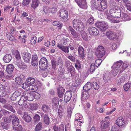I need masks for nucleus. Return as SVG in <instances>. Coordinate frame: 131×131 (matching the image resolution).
<instances>
[{
	"mask_svg": "<svg viewBox=\"0 0 131 131\" xmlns=\"http://www.w3.org/2000/svg\"><path fill=\"white\" fill-rule=\"evenodd\" d=\"M42 126V123L40 122L39 123L37 124L35 128V130L36 131H40L41 129Z\"/></svg>",
	"mask_w": 131,
	"mask_h": 131,
	"instance_id": "45",
	"label": "nucleus"
},
{
	"mask_svg": "<svg viewBox=\"0 0 131 131\" xmlns=\"http://www.w3.org/2000/svg\"><path fill=\"white\" fill-rule=\"evenodd\" d=\"M64 114V110L63 109L61 105H60L58 112L57 116L58 118L60 119H62Z\"/></svg>",
	"mask_w": 131,
	"mask_h": 131,
	"instance_id": "14",
	"label": "nucleus"
},
{
	"mask_svg": "<svg viewBox=\"0 0 131 131\" xmlns=\"http://www.w3.org/2000/svg\"><path fill=\"white\" fill-rule=\"evenodd\" d=\"M58 94L60 97H63V94L65 91V90L61 86H59L57 90Z\"/></svg>",
	"mask_w": 131,
	"mask_h": 131,
	"instance_id": "18",
	"label": "nucleus"
},
{
	"mask_svg": "<svg viewBox=\"0 0 131 131\" xmlns=\"http://www.w3.org/2000/svg\"><path fill=\"white\" fill-rule=\"evenodd\" d=\"M92 86L94 89L95 90H97L99 88V85L97 84L96 82H93Z\"/></svg>",
	"mask_w": 131,
	"mask_h": 131,
	"instance_id": "52",
	"label": "nucleus"
},
{
	"mask_svg": "<svg viewBox=\"0 0 131 131\" xmlns=\"http://www.w3.org/2000/svg\"><path fill=\"white\" fill-rule=\"evenodd\" d=\"M50 8L48 7H43V10L44 12L46 13H50Z\"/></svg>",
	"mask_w": 131,
	"mask_h": 131,
	"instance_id": "53",
	"label": "nucleus"
},
{
	"mask_svg": "<svg viewBox=\"0 0 131 131\" xmlns=\"http://www.w3.org/2000/svg\"><path fill=\"white\" fill-rule=\"evenodd\" d=\"M106 35L107 37L109 38L112 39L114 37V35L112 31H108L106 32Z\"/></svg>",
	"mask_w": 131,
	"mask_h": 131,
	"instance_id": "40",
	"label": "nucleus"
},
{
	"mask_svg": "<svg viewBox=\"0 0 131 131\" xmlns=\"http://www.w3.org/2000/svg\"><path fill=\"white\" fill-rule=\"evenodd\" d=\"M72 62H74L75 59V57L72 55H69L67 57Z\"/></svg>",
	"mask_w": 131,
	"mask_h": 131,
	"instance_id": "62",
	"label": "nucleus"
},
{
	"mask_svg": "<svg viewBox=\"0 0 131 131\" xmlns=\"http://www.w3.org/2000/svg\"><path fill=\"white\" fill-rule=\"evenodd\" d=\"M36 39L37 38L36 37H32L30 41V43L31 44L33 45H35L36 43Z\"/></svg>",
	"mask_w": 131,
	"mask_h": 131,
	"instance_id": "59",
	"label": "nucleus"
},
{
	"mask_svg": "<svg viewBox=\"0 0 131 131\" xmlns=\"http://www.w3.org/2000/svg\"><path fill=\"white\" fill-rule=\"evenodd\" d=\"M59 100L57 97H54L52 101V106H58L59 103Z\"/></svg>",
	"mask_w": 131,
	"mask_h": 131,
	"instance_id": "33",
	"label": "nucleus"
},
{
	"mask_svg": "<svg viewBox=\"0 0 131 131\" xmlns=\"http://www.w3.org/2000/svg\"><path fill=\"white\" fill-rule=\"evenodd\" d=\"M102 62L101 59H98L96 60L95 63H94L96 67H98L100 65Z\"/></svg>",
	"mask_w": 131,
	"mask_h": 131,
	"instance_id": "50",
	"label": "nucleus"
},
{
	"mask_svg": "<svg viewBox=\"0 0 131 131\" xmlns=\"http://www.w3.org/2000/svg\"><path fill=\"white\" fill-rule=\"evenodd\" d=\"M99 4L97 2L95 1H93L91 3V7L92 9H99Z\"/></svg>",
	"mask_w": 131,
	"mask_h": 131,
	"instance_id": "26",
	"label": "nucleus"
},
{
	"mask_svg": "<svg viewBox=\"0 0 131 131\" xmlns=\"http://www.w3.org/2000/svg\"><path fill=\"white\" fill-rule=\"evenodd\" d=\"M95 25L102 32L105 31L108 27L107 23L105 21L97 22L96 23Z\"/></svg>",
	"mask_w": 131,
	"mask_h": 131,
	"instance_id": "4",
	"label": "nucleus"
},
{
	"mask_svg": "<svg viewBox=\"0 0 131 131\" xmlns=\"http://www.w3.org/2000/svg\"><path fill=\"white\" fill-rule=\"evenodd\" d=\"M95 65L94 64V63H93L91 64L90 68V72H92L94 71L95 69Z\"/></svg>",
	"mask_w": 131,
	"mask_h": 131,
	"instance_id": "55",
	"label": "nucleus"
},
{
	"mask_svg": "<svg viewBox=\"0 0 131 131\" xmlns=\"http://www.w3.org/2000/svg\"><path fill=\"white\" fill-rule=\"evenodd\" d=\"M130 83H128L125 84L123 86V88L124 90L125 91H128L129 89L130 88Z\"/></svg>",
	"mask_w": 131,
	"mask_h": 131,
	"instance_id": "49",
	"label": "nucleus"
},
{
	"mask_svg": "<svg viewBox=\"0 0 131 131\" xmlns=\"http://www.w3.org/2000/svg\"><path fill=\"white\" fill-rule=\"evenodd\" d=\"M42 84L40 82H38L36 85H30L29 91H32L35 92L38 89V87H40L42 86Z\"/></svg>",
	"mask_w": 131,
	"mask_h": 131,
	"instance_id": "15",
	"label": "nucleus"
},
{
	"mask_svg": "<svg viewBox=\"0 0 131 131\" xmlns=\"http://www.w3.org/2000/svg\"><path fill=\"white\" fill-rule=\"evenodd\" d=\"M15 57L16 58V59L15 60H21V57L18 51L17 50H16L15 51Z\"/></svg>",
	"mask_w": 131,
	"mask_h": 131,
	"instance_id": "48",
	"label": "nucleus"
},
{
	"mask_svg": "<svg viewBox=\"0 0 131 131\" xmlns=\"http://www.w3.org/2000/svg\"><path fill=\"white\" fill-rule=\"evenodd\" d=\"M37 108V105L36 104H31L30 105V109L32 110H36Z\"/></svg>",
	"mask_w": 131,
	"mask_h": 131,
	"instance_id": "51",
	"label": "nucleus"
},
{
	"mask_svg": "<svg viewBox=\"0 0 131 131\" xmlns=\"http://www.w3.org/2000/svg\"><path fill=\"white\" fill-rule=\"evenodd\" d=\"M12 59V56L9 54H7L3 58V60L6 63H8Z\"/></svg>",
	"mask_w": 131,
	"mask_h": 131,
	"instance_id": "23",
	"label": "nucleus"
},
{
	"mask_svg": "<svg viewBox=\"0 0 131 131\" xmlns=\"http://www.w3.org/2000/svg\"><path fill=\"white\" fill-rule=\"evenodd\" d=\"M24 98L26 100L29 101H31L33 100L34 99V95L33 93H26L25 95H23Z\"/></svg>",
	"mask_w": 131,
	"mask_h": 131,
	"instance_id": "16",
	"label": "nucleus"
},
{
	"mask_svg": "<svg viewBox=\"0 0 131 131\" xmlns=\"http://www.w3.org/2000/svg\"><path fill=\"white\" fill-rule=\"evenodd\" d=\"M82 116L80 113H78L75 115V118L74 124L76 127L80 128L84 123Z\"/></svg>",
	"mask_w": 131,
	"mask_h": 131,
	"instance_id": "3",
	"label": "nucleus"
},
{
	"mask_svg": "<svg viewBox=\"0 0 131 131\" xmlns=\"http://www.w3.org/2000/svg\"><path fill=\"white\" fill-rule=\"evenodd\" d=\"M122 63V61L120 60L116 62L113 64L112 67L113 69L112 71V73L113 75H116L119 72L121 73L125 69L128 67L129 64L127 61H124L123 65L121 66Z\"/></svg>",
	"mask_w": 131,
	"mask_h": 131,
	"instance_id": "2",
	"label": "nucleus"
},
{
	"mask_svg": "<svg viewBox=\"0 0 131 131\" xmlns=\"http://www.w3.org/2000/svg\"><path fill=\"white\" fill-rule=\"evenodd\" d=\"M59 15L61 17L64 21H66L68 17V13L67 11L64 9H61L59 12Z\"/></svg>",
	"mask_w": 131,
	"mask_h": 131,
	"instance_id": "11",
	"label": "nucleus"
},
{
	"mask_svg": "<svg viewBox=\"0 0 131 131\" xmlns=\"http://www.w3.org/2000/svg\"><path fill=\"white\" fill-rule=\"evenodd\" d=\"M90 95L88 91L83 90L81 95L82 100L84 101L87 99L89 97Z\"/></svg>",
	"mask_w": 131,
	"mask_h": 131,
	"instance_id": "20",
	"label": "nucleus"
},
{
	"mask_svg": "<svg viewBox=\"0 0 131 131\" xmlns=\"http://www.w3.org/2000/svg\"><path fill=\"white\" fill-rule=\"evenodd\" d=\"M67 42V40L65 39H63L60 41V43L58 44L61 45H66Z\"/></svg>",
	"mask_w": 131,
	"mask_h": 131,
	"instance_id": "56",
	"label": "nucleus"
},
{
	"mask_svg": "<svg viewBox=\"0 0 131 131\" xmlns=\"http://www.w3.org/2000/svg\"><path fill=\"white\" fill-rule=\"evenodd\" d=\"M75 67L77 69H79L81 68V65L79 61H77L75 64Z\"/></svg>",
	"mask_w": 131,
	"mask_h": 131,
	"instance_id": "60",
	"label": "nucleus"
},
{
	"mask_svg": "<svg viewBox=\"0 0 131 131\" xmlns=\"http://www.w3.org/2000/svg\"><path fill=\"white\" fill-rule=\"evenodd\" d=\"M96 53V56L98 58H101L103 57L105 53V51L103 47L102 46H99Z\"/></svg>",
	"mask_w": 131,
	"mask_h": 131,
	"instance_id": "7",
	"label": "nucleus"
},
{
	"mask_svg": "<svg viewBox=\"0 0 131 131\" xmlns=\"http://www.w3.org/2000/svg\"><path fill=\"white\" fill-rule=\"evenodd\" d=\"M68 71L70 73L71 75H73L75 73V70L74 68L72 66H70L68 69Z\"/></svg>",
	"mask_w": 131,
	"mask_h": 131,
	"instance_id": "43",
	"label": "nucleus"
},
{
	"mask_svg": "<svg viewBox=\"0 0 131 131\" xmlns=\"http://www.w3.org/2000/svg\"><path fill=\"white\" fill-rule=\"evenodd\" d=\"M103 79L105 83L109 82L110 80V78L106 75L104 76Z\"/></svg>",
	"mask_w": 131,
	"mask_h": 131,
	"instance_id": "63",
	"label": "nucleus"
},
{
	"mask_svg": "<svg viewBox=\"0 0 131 131\" xmlns=\"http://www.w3.org/2000/svg\"><path fill=\"white\" fill-rule=\"evenodd\" d=\"M16 83L19 85L21 84L23 81L22 79L20 77H17L15 79Z\"/></svg>",
	"mask_w": 131,
	"mask_h": 131,
	"instance_id": "42",
	"label": "nucleus"
},
{
	"mask_svg": "<svg viewBox=\"0 0 131 131\" xmlns=\"http://www.w3.org/2000/svg\"><path fill=\"white\" fill-rule=\"evenodd\" d=\"M72 96V92L71 91H67L65 93L64 95V101L67 103L70 100Z\"/></svg>",
	"mask_w": 131,
	"mask_h": 131,
	"instance_id": "12",
	"label": "nucleus"
},
{
	"mask_svg": "<svg viewBox=\"0 0 131 131\" xmlns=\"http://www.w3.org/2000/svg\"><path fill=\"white\" fill-rule=\"evenodd\" d=\"M29 84H28L27 82L24 83L22 85V88L24 89L27 91L29 90L30 85Z\"/></svg>",
	"mask_w": 131,
	"mask_h": 131,
	"instance_id": "44",
	"label": "nucleus"
},
{
	"mask_svg": "<svg viewBox=\"0 0 131 131\" xmlns=\"http://www.w3.org/2000/svg\"><path fill=\"white\" fill-rule=\"evenodd\" d=\"M119 19L118 20L119 21V22L129 20L128 15L126 14L123 13V11L121 13V15H120V17H119Z\"/></svg>",
	"mask_w": 131,
	"mask_h": 131,
	"instance_id": "17",
	"label": "nucleus"
},
{
	"mask_svg": "<svg viewBox=\"0 0 131 131\" xmlns=\"http://www.w3.org/2000/svg\"><path fill=\"white\" fill-rule=\"evenodd\" d=\"M68 29L69 31H70L71 34L74 38H77L78 37V36L77 34L71 27L69 26Z\"/></svg>",
	"mask_w": 131,
	"mask_h": 131,
	"instance_id": "28",
	"label": "nucleus"
},
{
	"mask_svg": "<svg viewBox=\"0 0 131 131\" xmlns=\"http://www.w3.org/2000/svg\"><path fill=\"white\" fill-rule=\"evenodd\" d=\"M92 87V85L90 82H88L83 86V90L88 91Z\"/></svg>",
	"mask_w": 131,
	"mask_h": 131,
	"instance_id": "30",
	"label": "nucleus"
},
{
	"mask_svg": "<svg viewBox=\"0 0 131 131\" xmlns=\"http://www.w3.org/2000/svg\"><path fill=\"white\" fill-rule=\"evenodd\" d=\"M0 113L2 114L3 113L5 115H7L9 114L10 112L7 111L6 110H5L4 109H1L0 111Z\"/></svg>",
	"mask_w": 131,
	"mask_h": 131,
	"instance_id": "57",
	"label": "nucleus"
},
{
	"mask_svg": "<svg viewBox=\"0 0 131 131\" xmlns=\"http://www.w3.org/2000/svg\"><path fill=\"white\" fill-rule=\"evenodd\" d=\"M14 68L13 64H10L8 65L6 67V71L7 72L9 73L12 72Z\"/></svg>",
	"mask_w": 131,
	"mask_h": 131,
	"instance_id": "32",
	"label": "nucleus"
},
{
	"mask_svg": "<svg viewBox=\"0 0 131 131\" xmlns=\"http://www.w3.org/2000/svg\"><path fill=\"white\" fill-rule=\"evenodd\" d=\"M6 35L7 38L10 40L12 41L16 40V38L12 35L9 32H6Z\"/></svg>",
	"mask_w": 131,
	"mask_h": 131,
	"instance_id": "31",
	"label": "nucleus"
},
{
	"mask_svg": "<svg viewBox=\"0 0 131 131\" xmlns=\"http://www.w3.org/2000/svg\"><path fill=\"white\" fill-rule=\"evenodd\" d=\"M81 35L82 38L85 40H88V36L87 34L84 31H82L81 32Z\"/></svg>",
	"mask_w": 131,
	"mask_h": 131,
	"instance_id": "47",
	"label": "nucleus"
},
{
	"mask_svg": "<svg viewBox=\"0 0 131 131\" xmlns=\"http://www.w3.org/2000/svg\"><path fill=\"white\" fill-rule=\"evenodd\" d=\"M21 94L18 91H15L11 97V100L14 101L16 100L17 98Z\"/></svg>",
	"mask_w": 131,
	"mask_h": 131,
	"instance_id": "25",
	"label": "nucleus"
},
{
	"mask_svg": "<svg viewBox=\"0 0 131 131\" xmlns=\"http://www.w3.org/2000/svg\"><path fill=\"white\" fill-rule=\"evenodd\" d=\"M26 81L28 84L29 85L33 84L35 82V79L32 78H29L27 79Z\"/></svg>",
	"mask_w": 131,
	"mask_h": 131,
	"instance_id": "39",
	"label": "nucleus"
},
{
	"mask_svg": "<svg viewBox=\"0 0 131 131\" xmlns=\"http://www.w3.org/2000/svg\"><path fill=\"white\" fill-rule=\"evenodd\" d=\"M23 58L24 62L28 63L30 61L31 55L29 53H25L23 55Z\"/></svg>",
	"mask_w": 131,
	"mask_h": 131,
	"instance_id": "22",
	"label": "nucleus"
},
{
	"mask_svg": "<svg viewBox=\"0 0 131 131\" xmlns=\"http://www.w3.org/2000/svg\"><path fill=\"white\" fill-rule=\"evenodd\" d=\"M73 27L75 29L79 31L82 30L83 28L84 25L83 23L78 19H75L73 21Z\"/></svg>",
	"mask_w": 131,
	"mask_h": 131,
	"instance_id": "5",
	"label": "nucleus"
},
{
	"mask_svg": "<svg viewBox=\"0 0 131 131\" xmlns=\"http://www.w3.org/2000/svg\"><path fill=\"white\" fill-rule=\"evenodd\" d=\"M26 103V101L25 99V98H24L23 95L18 102V104L20 105H22L25 104Z\"/></svg>",
	"mask_w": 131,
	"mask_h": 131,
	"instance_id": "37",
	"label": "nucleus"
},
{
	"mask_svg": "<svg viewBox=\"0 0 131 131\" xmlns=\"http://www.w3.org/2000/svg\"><path fill=\"white\" fill-rule=\"evenodd\" d=\"M4 107L13 113L15 112V110L13 108L12 106L9 104H6L5 105Z\"/></svg>",
	"mask_w": 131,
	"mask_h": 131,
	"instance_id": "41",
	"label": "nucleus"
},
{
	"mask_svg": "<svg viewBox=\"0 0 131 131\" xmlns=\"http://www.w3.org/2000/svg\"><path fill=\"white\" fill-rule=\"evenodd\" d=\"M107 118H109V117H105V119L101 122V128L102 130H104L108 128L110 122H105L106 119Z\"/></svg>",
	"mask_w": 131,
	"mask_h": 131,
	"instance_id": "10",
	"label": "nucleus"
},
{
	"mask_svg": "<svg viewBox=\"0 0 131 131\" xmlns=\"http://www.w3.org/2000/svg\"><path fill=\"white\" fill-rule=\"evenodd\" d=\"M42 108L43 111L45 113H48L50 111V108L46 105H43L42 106Z\"/></svg>",
	"mask_w": 131,
	"mask_h": 131,
	"instance_id": "38",
	"label": "nucleus"
},
{
	"mask_svg": "<svg viewBox=\"0 0 131 131\" xmlns=\"http://www.w3.org/2000/svg\"><path fill=\"white\" fill-rule=\"evenodd\" d=\"M116 124L119 127H121L126 124V123L122 117H119L116 120Z\"/></svg>",
	"mask_w": 131,
	"mask_h": 131,
	"instance_id": "13",
	"label": "nucleus"
},
{
	"mask_svg": "<svg viewBox=\"0 0 131 131\" xmlns=\"http://www.w3.org/2000/svg\"><path fill=\"white\" fill-rule=\"evenodd\" d=\"M78 51L80 57L83 58L84 57V51L83 48L81 46H79L78 48Z\"/></svg>",
	"mask_w": 131,
	"mask_h": 131,
	"instance_id": "21",
	"label": "nucleus"
},
{
	"mask_svg": "<svg viewBox=\"0 0 131 131\" xmlns=\"http://www.w3.org/2000/svg\"><path fill=\"white\" fill-rule=\"evenodd\" d=\"M88 31L89 32V36L91 37L93 35H97L99 33L98 30L94 27H90L89 28Z\"/></svg>",
	"mask_w": 131,
	"mask_h": 131,
	"instance_id": "8",
	"label": "nucleus"
},
{
	"mask_svg": "<svg viewBox=\"0 0 131 131\" xmlns=\"http://www.w3.org/2000/svg\"><path fill=\"white\" fill-rule=\"evenodd\" d=\"M54 131H64V125L61 124L59 127L55 126L53 127Z\"/></svg>",
	"mask_w": 131,
	"mask_h": 131,
	"instance_id": "27",
	"label": "nucleus"
},
{
	"mask_svg": "<svg viewBox=\"0 0 131 131\" xmlns=\"http://www.w3.org/2000/svg\"><path fill=\"white\" fill-rule=\"evenodd\" d=\"M57 47L59 49L65 53H68L69 52L68 46H64L58 44Z\"/></svg>",
	"mask_w": 131,
	"mask_h": 131,
	"instance_id": "19",
	"label": "nucleus"
},
{
	"mask_svg": "<svg viewBox=\"0 0 131 131\" xmlns=\"http://www.w3.org/2000/svg\"><path fill=\"white\" fill-rule=\"evenodd\" d=\"M61 62V60L59 59L57 60H51V63L52 68L55 69L57 66H58L59 63Z\"/></svg>",
	"mask_w": 131,
	"mask_h": 131,
	"instance_id": "24",
	"label": "nucleus"
},
{
	"mask_svg": "<svg viewBox=\"0 0 131 131\" xmlns=\"http://www.w3.org/2000/svg\"><path fill=\"white\" fill-rule=\"evenodd\" d=\"M21 64L19 65V64L18 63V62H15V64L19 68L22 69H25L26 67V65L23 62H21Z\"/></svg>",
	"mask_w": 131,
	"mask_h": 131,
	"instance_id": "34",
	"label": "nucleus"
},
{
	"mask_svg": "<svg viewBox=\"0 0 131 131\" xmlns=\"http://www.w3.org/2000/svg\"><path fill=\"white\" fill-rule=\"evenodd\" d=\"M22 118L25 122H29L31 121V119L30 116L26 113H25L24 114Z\"/></svg>",
	"mask_w": 131,
	"mask_h": 131,
	"instance_id": "29",
	"label": "nucleus"
},
{
	"mask_svg": "<svg viewBox=\"0 0 131 131\" xmlns=\"http://www.w3.org/2000/svg\"><path fill=\"white\" fill-rule=\"evenodd\" d=\"M40 116L37 114H36L34 117V122H38L40 120Z\"/></svg>",
	"mask_w": 131,
	"mask_h": 131,
	"instance_id": "54",
	"label": "nucleus"
},
{
	"mask_svg": "<svg viewBox=\"0 0 131 131\" xmlns=\"http://www.w3.org/2000/svg\"><path fill=\"white\" fill-rule=\"evenodd\" d=\"M78 6L83 9H86L88 6L86 0H74Z\"/></svg>",
	"mask_w": 131,
	"mask_h": 131,
	"instance_id": "9",
	"label": "nucleus"
},
{
	"mask_svg": "<svg viewBox=\"0 0 131 131\" xmlns=\"http://www.w3.org/2000/svg\"><path fill=\"white\" fill-rule=\"evenodd\" d=\"M119 3L120 6L113 5L112 7L109 10L110 14L108 13L106 15L107 18L111 22L117 23L119 22V21L117 18H119L121 13L125 9L124 7L121 3Z\"/></svg>",
	"mask_w": 131,
	"mask_h": 131,
	"instance_id": "1",
	"label": "nucleus"
},
{
	"mask_svg": "<svg viewBox=\"0 0 131 131\" xmlns=\"http://www.w3.org/2000/svg\"><path fill=\"white\" fill-rule=\"evenodd\" d=\"M13 124L15 126H16L18 125L19 123V120L18 118L16 116L15 117L13 120L12 121Z\"/></svg>",
	"mask_w": 131,
	"mask_h": 131,
	"instance_id": "36",
	"label": "nucleus"
},
{
	"mask_svg": "<svg viewBox=\"0 0 131 131\" xmlns=\"http://www.w3.org/2000/svg\"><path fill=\"white\" fill-rule=\"evenodd\" d=\"M47 61L46 59L45 58H41L39 61L40 68L41 70H44L47 68Z\"/></svg>",
	"mask_w": 131,
	"mask_h": 131,
	"instance_id": "6",
	"label": "nucleus"
},
{
	"mask_svg": "<svg viewBox=\"0 0 131 131\" xmlns=\"http://www.w3.org/2000/svg\"><path fill=\"white\" fill-rule=\"evenodd\" d=\"M39 5L38 0H32L31 7L34 9L37 7Z\"/></svg>",
	"mask_w": 131,
	"mask_h": 131,
	"instance_id": "35",
	"label": "nucleus"
},
{
	"mask_svg": "<svg viewBox=\"0 0 131 131\" xmlns=\"http://www.w3.org/2000/svg\"><path fill=\"white\" fill-rule=\"evenodd\" d=\"M44 122L45 124L48 125L50 123L49 119L47 115H45L44 117Z\"/></svg>",
	"mask_w": 131,
	"mask_h": 131,
	"instance_id": "46",
	"label": "nucleus"
},
{
	"mask_svg": "<svg viewBox=\"0 0 131 131\" xmlns=\"http://www.w3.org/2000/svg\"><path fill=\"white\" fill-rule=\"evenodd\" d=\"M111 131H121L118 129V127L116 126H113L111 129Z\"/></svg>",
	"mask_w": 131,
	"mask_h": 131,
	"instance_id": "64",
	"label": "nucleus"
},
{
	"mask_svg": "<svg viewBox=\"0 0 131 131\" xmlns=\"http://www.w3.org/2000/svg\"><path fill=\"white\" fill-rule=\"evenodd\" d=\"M94 22V19L93 17H91L88 19L87 22L88 25L89 24H92Z\"/></svg>",
	"mask_w": 131,
	"mask_h": 131,
	"instance_id": "58",
	"label": "nucleus"
},
{
	"mask_svg": "<svg viewBox=\"0 0 131 131\" xmlns=\"http://www.w3.org/2000/svg\"><path fill=\"white\" fill-rule=\"evenodd\" d=\"M52 24L54 26L59 25V27L61 28L62 26V25L60 24V23L58 21H54L52 23Z\"/></svg>",
	"mask_w": 131,
	"mask_h": 131,
	"instance_id": "61",
	"label": "nucleus"
}]
</instances>
